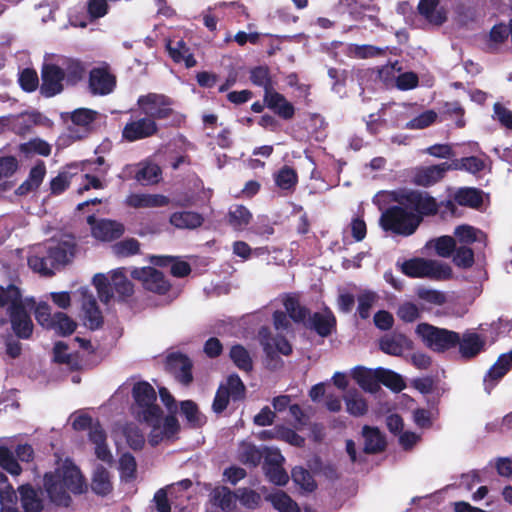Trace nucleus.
I'll return each instance as SVG.
<instances>
[{
	"instance_id": "603ef678",
	"label": "nucleus",
	"mask_w": 512,
	"mask_h": 512,
	"mask_svg": "<svg viewBox=\"0 0 512 512\" xmlns=\"http://www.w3.org/2000/svg\"><path fill=\"white\" fill-rule=\"evenodd\" d=\"M181 412L191 426H201L205 423V417L199 412L197 405L190 400L181 403Z\"/></svg>"
},
{
	"instance_id": "338daca9",
	"label": "nucleus",
	"mask_w": 512,
	"mask_h": 512,
	"mask_svg": "<svg viewBox=\"0 0 512 512\" xmlns=\"http://www.w3.org/2000/svg\"><path fill=\"white\" fill-rule=\"evenodd\" d=\"M263 469L270 482L279 486H284L288 483L289 476L282 465L263 466Z\"/></svg>"
},
{
	"instance_id": "c03bdc74",
	"label": "nucleus",
	"mask_w": 512,
	"mask_h": 512,
	"mask_svg": "<svg viewBox=\"0 0 512 512\" xmlns=\"http://www.w3.org/2000/svg\"><path fill=\"white\" fill-rule=\"evenodd\" d=\"M119 470L122 480L125 482L134 481L137 474L135 458L129 453H124L119 459Z\"/></svg>"
},
{
	"instance_id": "5fc2aeb1",
	"label": "nucleus",
	"mask_w": 512,
	"mask_h": 512,
	"mask_svg": "<svg viewBox=\"0 0 512 512\" xmlns=\"http://www.w3.org/2000/svg\"><path fill=\"white\" fill-rule=\"evenodd\" d=\"M430 244L439 256L448 258L456 247V240L452 236H441L431 240Z\"/></svg>"
},
{
	"instance_id": "69168bd1",
	"label": "nucleus",
	"mask_w": 512,
	"mask_h": 512,
	"mask_svg": "<svg viewBox=\"0 0 512 512\" xmlns=\"http://www.w3.org/2000/svg\"><path fill=\"white\" fill-rule=\"evenodd\" d=\"M275 181L281 189L288 190L296 185L297 174L292 168L283 167L276 175Z\"/></svg>"
},
{
	"instance_id": "f03ea898",
	"label": "nucleus",
	"mask_w": 512,
	"mask_h": 512,
	"mask_svg": "<svg viewBox=\"0 0 512 512\" xmlns=\"http://www.w3.org/2000/svg\"><path fill=\"white\" fill-rule=\"evenodd\" d=\"M44 487L54 504L68 506L71 501L70 494L84 492L86 484L78 467L67 459L54 472L45 474Z\"/></svg>"
},
{
	"instance_id": "6ab92c4d",
	"label": "nucleus",
	"mask_w": 512,
	"mask_h": 512,
	"mask_svg": "<svg viewBox=\"0 0 512 512\" xmlns=\"http://www.w3.org/2000/svg\"><path fill=\"white\" fill-rule=\"evenodd\" d=\"M448 170H451L448 163L418 168L414 174V182L420 186L433 185L440 181Z\"/></svg>"
},
{
	"instance_id": "79ce46f5",
	"label": "nucleus",
	"mask_w": 512,
	"mask_h": 512,
	"mask_svg": "<svg viewBox=\"0 0 512 512\" xmlns=\"http://www.w3.org/2000/svg\"><path fill=\"white\" fill-rule=\"evenodd\" d=\"M230 358L233 363L242 371L252 370L253 361L249 351L242 345H234L230 349Z\"/></svg>"
},
{
	"instance_id": "6e6d98bb",
	"label": "nucleus",
	"mask_w": 512,
	"mask_h": 512,
	"mask_svg": "<svg viewBox=\"0 0 512 512\" xmlns=\"http://www.w3.org/2000/svg\"><path fill=\"white\" fill-rule=\"evenodd\" d=\"M292 479L296 485L303 490L311 492L315 489V481L309 471L302 467H296L292 470Z\"/></svg>"
},
{
	"instance_id": "680f3d73",
	"label": "nucleus",
	"mask_w": 512,
	"mask_h": 512,
	"mask_svg": "<svg viewBox=\"0 0 512 512\" xmlns=\"http://www.w3.org/2000/svg\"><path fill=\"white\" fill-rule=\"evenodd\" d=\"M0 466L14 476L21 473V467L14 459L12 453L3 446H0Z\"/></svg>"
},
{
	"instance_id": "b1692460",
	"label": "nucleus",
	"mask_w": 512,
	"mask_h": 512,
	"mask_svg": "<svg viewBox=\"0 0 512 512\" xmlns=\"http://www.w3.org/2000/svg\"><path fill=\"white\" fill-rule=\"evenodd\" d=\"M485 338L480 335L467 332L463 334L462 338L459 337V351L462 357L472 358L480 353L485 346Z\"/></svg>"
},
{
	"instance_id": "37998d69",
	"label": "nucleus",
	"mask_w": 512,
	"mask_h": 512,
	"mask_svg": "<svg viewBox=\"0 0 512 512\" xmlns=\"http://www.w3.org/2000/svg\"><path fill=\"white\" fill-rule=\"evenodd\" d=\"M379 384L382 383L386 387L390 388L395 392H400L405 388V382L401 375L396 372L385 369L382 367L378 368Z\"/></svg>"
},
{
	"instance_id": "5701e85b",
	"label": "nucleus",
	"mask_w": 512,
	"mask_h": 512,
	"mask_svg": "<svg viewBox=\"0 0 512 512\" xmlns=\"http://www.w3.org/2000/svg\"><path fill=\"white\" fill-rule=\"evenodd\" d=\"M125 202L133 208H154L168 205L169 199L161 194L133 193L127 196Z\"/></svg>"
},
{
	"instance_id": "c756f323",
	"label": "nucleus",
	"mask_w": 512,
	"mask_h": 512,
	"mask_svg": "<svg viewBox=\"0 0 512 512\" xmlns=\"http://www.w3.org/2000/svg\"><path fill=\"white\" fill-rule=\"evenodd\" d=\"M57 64L60 65L67 83L75 84L82 79L85 69L78 60L62 57L57 60Z\"/></svg>"
},
{
	"instance_id": "473e14b6",
	"label": "nucleus",
	"mask_w": 512,
	"mask_h": 512,
	"mask_svg": "<svg viewBox=\"0 0 512 512\" xmlns=\"http://www.w3.org/2000/svg\"><path fill=\"white\" fill-rule=\"evenodd\" d=\"M264 100L268 107L277 111L279 115L288 119L293 116L294 109L290 103L279 93L270 90L264 95Z\"/></svg>"
},
{
	"instance_id": "72a5a7b5",
	"label": "nucleus",
	"mask_w": 512,
	"mask_h": 512,
	"mask_svg": "<svg viewBox=\"0 0 512 512\" xmlns=\"http://www.w3.org/2000/svg\"><path fill=\"white\" fill-rule=\"evenodd\" d=\"M278 512H300L298 504L284 491L277 490L266 497Z\"/></svg>"
},
{
	"instance_id": "dca6fc26",
	"label": "nucleus",
	"mask_w": 512,
	"mask_h": 512,
	"mask_svg": "<svg viewBox=\"0 0 512 512\" xmlns=\"http://www.w3.org/2000/svg\"><path fill=\"white\" fill-rule=\"evenodd\" d=\"M115 84V77L106 68H94L91 70L89 87L93 94H109L113 91Z\"/></svg>"
},
{
	"instance_id": "a18cd8bd",
	"label": "nucleus",
	"mask_w": 512,
	"mask_h": 512,
	"mask_svg": "<svg viewBox=\"0 0 512 512\" xmlns=\"http://www.w3.org/2000/svg\"><path fill=\"white\" fill-rule=\"evenodd\" d=\"M384 49L373 45L350 44L347 47V54L358 59L372 58L384 53Z\"/></svg>"
},
{
	"instance_id": "7ed1b4c3",
	"label": "nucleus",
	"mask_w": 512,
	"mask_h": 512,
	"mask_svg": "<svg viewBox=\"0 0 512 512\" xmlns=\"http://www.w3.org/2000/svg\"><path fill=\"white\" fill-rule=\"evenodd\" d=\"M420 222L421 217L409 209L405 200L400 206H393L383 212L379 220L384 230L403 236L412 235Z\"/></svg>"
},
{
	"instance_id": "8fccbe9b",
	"label": "nucleus",
	"mask_w": 512,
	"mask_h": 512,
	"mask_svg": "<svg viewBox=\"0 0 512 512\" xmlns=\"http://www.w3.org/2000/svg\"><path fill=\"white\" fill-rule=\"evenodd\" d=\"M29 267L42 275H51L53 273V269L55 268L54 264L51 263V259L49 258V254L47 257L39 255V253H35L28 258Z\"/></svg>"
},
{
	"instance_id": "a19ab883",
	"label": "nucleus",
	"mask_w": 512,
	"mask_h": 512,
	"mask_svg": "<svg viewBox=\"0 0 512 512\" xmlns=\"http://www.w3.org/2000/svg\"><path fill=\"white\" fill-rule=\"evenodd\" d=\"M252 214L242 205H236L230 208L228 213V222L236 230H243L251 221Z\"/></svg>"
},
{
	"instance_id": "20e7f679",
	"label": "nucleus",
	"mask_w": 512,
	"mask_h": 512,
	"mask_svg": "<svg viewBox=\"0 0 512 512\" xmlns=\"http://www.w3.org/2000/svg\"><path fill=\"white\" fill-rule=\"evenodd\" d=\"M402 272L414 278L448 279L452 275L451 267L438 260L414 258L402 264Z\"/></svg>"
},
{
	"instance_id": "cd10ccee",
	"label": "nucleus",
	"mask_w": 512,
	"mask_h": 512,
	"mask_svg": "<svg viewBox=\"0 0 512 512\" xmlns=\"http://www.w3.org/2000/svg\"><path fill=\"white\" fill-rule=\"evenodd\" d=\"M336 320L331 311L325 310L320 313H315L308 319V326L313 328L320 336H328L334 326Z\"/></svg>"
},
{
	"instance_id": "6e6552de",
	"label": "nucleus",
	"mask_w": 512,
	"mask_h": 512,
	"mask_svg": "<svg viewBox=\"0 0 512 512\" xmlns=\"http://www.w3.org/2000/svg\"><path fill=\"white\" fill-rule=\"evenodd\" d=\"M130 275L152 293L165 295L171 290V284L164 274L153 267L133 268Z\"/></svg>"
},
{
	"instance_id": "a211bd4d",
	"label": "nucleus",
	"mask_w": 512,
	"mask_h": 512,
	"mask_svg": "<svg viewBox=\"0 0 512 512\" xmlns=\"http://www.w3.org/2000/svg\"><path fill=\"white\" fill-rule=\"evenodd\" d=\"M89 439L94 444L96 457L106 464L113 463V455L106 443V433L99 423H95L89 430Z\"/></svg>"
},
{
	"instance_id": "3c124183",
	"label": "nucleus",
	"mask_w": 512,
	"mask_h": 512,
	"mask_svg": "<svg viewBox=\"0 0 512 512\" xmlns=\"http://www.w3.org/2000/svg\"><path fill=\"white\" fill-rule=\"evenodd\" d=\"M451 170H465L469 173L475 174L484 168V162L474 156L461 158L453 161L450 164Z\"/></svg>"
},
{
	"instance_id": "f3484780",
	"label": "nucleus",
	"mask_w": 512,
	"mask_h": 512,
	"mask_svg": "<svg viewBox=\"0 0 512 512\" xmlns=\"http://www.w3.org/2000/svg\"><path fill=\"white\" fill-rule=\"evenodd\" d=\"M81 294L84 324L92 330L98 329L102 325L103 317L96 300L92 294L88 293L87 289H82Z\"/></svg>"
},
{
	"instance_id": "864d4df0",
	"label": "nucleus",
	"mask_w": 512,
	"mask_h": 512,
	"mask_svg": "<svg viewBox=\"0 0 512 512\" xmlns=\"http://www.w3.org/2000/svg\"><path fill=\"white\" fill-rule=\"evenodd\" d=\"M239 456L243 463L257 466L263 458V451L255 445L244 442L240 447Z\"/></svg>"
},
{
	"instance_id": "9d476101",
	"label": "nucleus",
	"mask_w": 512,
	"mask_h": 512,
	"mask_svg": "<svg viewBox=\"0 0 512 512\" xmlns=\"http://www.w3.org/2000/svg\"><path fill=\"white\" fill-rule=\"evenodd\" d=\"M47 253L55 267L68 263L75 253L74 238L71 235H64L60 240L50 241L47 246Z\"/></svg>"
},
{
	"instance_id": "49530a36",
	"label": "nucleus",
	"mask_w": 512,
	"mask_h": 512,
	"mask_svg": "<svg viewBox=\"0 0 512 512\" xmlns=\"http://www.w3.org/2000/svg\"><path fill=\"white\" fill-rule=\"evenodd\" d=\"M76 323L68 317L65 313L57 312L54 314L53 325L50 329L54 330L59 335H69L74 332Z\"/></svg>"
},
{
	"instance_id": "aec40b11",
	"label": "nucleus",
	"mask_w": 512,
	"mask_h": 512,
	"mask_svg": "<svg viewBox=\"0 0 512 512\" xmlns=\"http://www.w3.org/2000/svg\"><path fill=\"white\" fill-rule=\"evenodd\" d=\"M45 175L46 166L44 162L40 161L30 169L27 178L16 188L15 195L25 196L36 191L42 184Z\"/></svg>"
},
{
	"instance_id": "9b49d317",
	"label": "nucleus",
	"mask_w": 512,
	"mask_h": 512,
	"mask_svg": "<svg viewBox=\"0 0 512 512\" xmlns=\"http://www.w3.org/2000/svg\"><path fill=\"white\" fill-rule=\"evenodd\" d=\"M87 222L91 227L92 236L100 241H112L124 233L123 225L113 220H97L94 216H89Z\"/></svg>"
},
{
	"instance_id": "ddd939ff",
	"label": "nucleus",
	"mask_w": 512,
	"mask_h": 512,
	"mask_svg": "<svg viewBox=\"0 0 512 512\" xmlns=\"http://www.w3.org/2000/svg\"><path fill=\"white\" fill-rule=\"evenodd\" d=\"M404 199L409 209L418 214L421 218L424 215H433L438 210L436 200L426 193L412 191L406 194Z\"/></svg>"
},
{
	"instance_id": "de8ad7c7",
	"label": "nucleus",
	"mask_w": 512,
	"mask_h": 512,
	"mask_svg": "<svg viewBox=\"0 0 512 512\" xmlns=\"http://www.w3.org/2000/svg\"><path fill=\"white\" fill-rule=\"evenodd\" d=\"M111 249L118 257H129L139 252L140 244L134 238H127L112 245Z\"/></svg>"
},
{
	"instance_id": "f704fd0d",
	"label": "nucleus",
	"mask_w": 512,
	"mask_h": 512,
	"mask_svg": "<svg viewBox=\"0 0 512 512\" xmlns=\"http://www.w3.org/2000/svg\"><path fill=\"white\" fill-rule=\"evenodd\" d=\"M364 450L367 453H377L385 448V439L377 428L363 427Z\"/></svg>"
},
{
	"instance_id": "412c9836",
	"label": "nucleus",
	"mask_w": 512,
	"mask_h": 512,
	"mask_svg": "<svg viewBox=\"0 0 512 512\" xmlns=\"http://www.w3.org/2000/svg\"><path fill=\"white\" fill-rule=\"evenodd\" d=\"M351 376L366 392L375 393L380 388L378 368L370 369L364 366H357L352 369Z\"/></svg>"
},
{
	"instance_id": "f257e3e1",
	"label": "nucleus",
	"mask_w": 512,
	"mask_h": 512,
	"mask_svg": "<svg viewBox=\"0 0 512 512\" xmlns=\"http://www.w3.org/2000/svg\"><path fill=\"white\" fill-rule=\"evenodd\" d=\"M132 396L135 402L134 414L140 421H144L152 428L149 436V442L152 445H157L163 439L171 438L177 433L179 429L177 419L174 416L162 418V411L156 404L155 389L148 382L135 383Z\"/></svg>"
},
{
	"instance_id": "13d9d810",
	"label": "nucleus",
	"mask_w": 512,
	"mask_h": 512,
	"mask_svg": "<svg viewBox=\"0 0 512 512\" xmlns=\"http://www.w3.org/2000/svg\"><path fill=\"white\" fill-rule=\"evenodd\" d=\"M233 400L242 399L245 395V386L238 375H230L226 384L221 385Z\"/></svg>"
},
{
	"instance_id": "58836bf2",
	"label": "nucleus",
	"mask_w": 512,
	"mask_h": 512,
	"mask_svg": "<svg viewBox=\"0 0 512 512\" xmlns=\"http://www.w3.org/2000/svg\"><path fill=\"white\" fill-rule=\"evenodd\" d=\"M111 284L115 291L122 297L133 294V284L127 279L124 268H118L110 272Z\"/></svg>"
},
{
	"instance_id": "4c0bfd02",
	"label": "nucleus",
	"mask_w": 512,
	"mask_h": 512,
	"mask_svg": "<svg viewBox=\"0 0 512 512\" xmlns=\"http://www.w3.org/2000/svg\"><path fill=\"white\" fill-rule=\"evenodd\" d=\"M347 412L355 417L363 416L368 411L366 400L356 391L350 390L344 396Z\"/></svg>"
},
{
	"instance_id": "f8f14e48",
	"label": "nucleus",
	"mask_w": 512,
	"mask_h": 512,
	"mask_svg": "<svg viewBox=\"0 0 512 512\" xmlns=\"http://www.w3.org/2000/svg\"><path fill=\"white\" fill-rule=\"evenodd\" d=\"M157 124L147 117L128 122L122 131V136L129 142L148 138L157 132Z\"/></svg>"
},
{
	"instance_id": "1a4fd4ad",
	"label": "nucleus",
	"mask_w": 512,
	"mask_h": 512,
	"mask_svg": "<svg viewBox=\"0 0 512 512\" xmlns=\"http://www.w3.org/2000/svg\"><path fill=\"white\" fill-rule=\"evenodd\" d=\"M64 74L57 63H46L42 68L41 93L52 97L63 90Z\"/></svg>"
},
{
	"instance_id": "393cba45",
	"label": "nucleus",
	"mask_w": 512,
	"mask_h": 512,
	"mask_svg": "<svg viewBox=\"0 0 512 512\" xmlns=\"http://www.w3.org/2000/svg\"><path fill=\"white\" fill-rule=\"evenodd\" d=\"M126 170H135V179L143 185L155 184L161 178V169L151 162L139 163L136 166H128Z\"/></svg>"
},
{
	"instance_id": "e433bc0d",
	"label": "nucleus",
	"mask_w": 512,
	"mask_h": 512,
	"mask_svg": "<svg viewBox=\"0 0 512 512\" xmlns=\"http://www.w3.org/2000/svg\"><path fill=\"white\" fill-rule=\"evenodd\" d=\"M170 223L179 229H194L203 223V218L195 212H176L170 216Z\"/></svg>"
},
{
	"instance_id": "052dcab7",
	"label": "nucleus",
	"mask_w": 512,
	"mask_h": 512,
	"mask_svg": "<svg viewBox=\"0 0 512 512\" xmlns=\"http://www.w3.org/2000/svg\"><path fill=\"white\" fill-rule=\"evenodd\" d=\"M20 151L26 154L36 153L42 156H48L51 153V146L41 139H32L26 143H22L20 145Z\"/></svg>"
},
{
	"instance_id": "4be33fe9",
	"label": "nucleus",
	"mask_w": 512,
	"mask_h": 512,
	"mask_svg": "<svg viewBox=\"0 0 512 512\" xmlns=\"http://www.w3.org/2000/svg\"><path fill=\"white\" fill-rule=\"evenodd\" d=\"M379 347L386 354L400 356L405 350L412 348V342L401 333H393L382 337Z\"/></svg>"
},
{
	"instance_id": "39448f33",
	"label": "nucleus",
	"mask_w": 512,
	"mask_h": 512,
	"mask_svg": "<svg viewBox=\"0 0 512 512\" xmlns=\"http://www.w3.org/2000/svg\"><path fill=\"white\" fill-rule=\"evenodd\" d=\"M415 333L426 347L436 352L448 350L459 342L458 333L428 323L418 324Z\"/></svg>"
},
{
	"instance_id": "c85d7f7f",
	"label": "nucleus",
	"mask_w": 512,
	"mask_h": 512,
	"mask_svg": "<svg viewBox=\"0 0 512 512\" xmlns=\"http://www.w3.org/2000/svg\"><path fill=\"white\" fill-rule=\"evenodd\" d=\"M92 490L101 496L108 495L113 490L112 477L110 472L103 466H97L93 472Z\"/></svg>"
},
{
	"instance_id": "423d86ee",
	"label": "nucleus",
	"mask_w": 512,
	"mask_h": 512,
	"mask_svg": "<svg viewBox=\"0 0 512 512\" xmlns=\"http://www.w3.org/2000/svg\"><path fill=\"white\" fill-rule=\"evenodd\" d=\"M33 304L32 300L22 299L20 290L17 288V297L9 299L8 314L13 331L19 338L28 339L33 332V323L26 309Z\"/></svg>"
},
{
	"instance_id": "4468645a",
	"label": "nucleus",
	"mask_w": 512,
	"mask_h": 512,
	"mask_svg": "<svg viewBox=\"0 0 512 512\" xmlns=\"http://www.w3.org/2000/svg\"><path fill=\"white\" fill-rule=\"evenodd\" d=\"M98 113L87 108H79L71 114L72 125L69 127L72 137L82 138L92 123L97 119Z\"/></svg>"
},
{
	"instance_id": "bf43d9fd",
	"label": "nucleus",
	"mask_w": 512,
	"mask_h": 512,
	"mask_svg": "<svg viewBox=\"0 0 512 512\" xmlns=\"http://www.w3.org/2000/svg\"><path fill=\"white\" fill-rule=\"evenodd\" d=\"M284 306L292 320L295 322H305L307 318V310L302 307L295 298L287 297L284 300Z\"/></svg>"
},
{
	"instance_id": "774afa93",
	"label": "nucleus",
	"mask_w": 512,
	"mask_h": 512,
	"mask_svg": "<svg viewBox=\"0 0 512 512\" xmlns=\"http://www.w3.org/2000/svg\"><path fill=\"white\" fill-rule=\"evenodd\" d=\"M378 296L374 292H363L358 297V312L361 318L366 319L370 310L377 301Z\"/></svg>"
},
{
	"instance_id": "c9c22d12",
	"label": "nucleus",
	"mask_w": 512,
	"mask_h": 512,
	"mask_svg": "<svg viewBox=\"0 0 512 512\" xmlns=\"http://www.w3.org/2000/svg\"><path fill=\"white\" fill-rule=\"evenodd\" d=\"M22 507L25 512H39L43 508L42 499L38 492L29 485L19 487Z\"/></svg>"
},
{
	"instance_id": "09e8293b",
	"label": "nucleus",
	"mask_w": 512,
	"mask_h": 512,
	"mask_svg": "<svg viewBox=\"0 0 512 512\" xmlns=\"http://www.w3.org/2000/svg\"><path fill=\"white\" fill-rule=\"evenodd\" d=\"M92 283L97 290L100 300L108 303L113 296L109 277L103 273H97L94 275Z\"/></svg>"
},
{
	"instance_id": "a878e982",
	"label": "nucleus",
	"mask_w": 512,
	"mask_h": 512,
	"mask_svg": "<svg viewBox=\"0 0 512 512\" xmlns=\"http://www.w3.org/2000/svg\"><path fill=\"white\" fill-rule=\"evenodd\" d=\"M261 344L267 356L272 357L277 352L289 355L292 351L289 342L282 336L271 337L267 335L266 329L260 331Z\"/></svg>"
},
{
	"instance_id": "0e129e2a",
	"label": "nucleus",
	"mask_w": 512,
	"mask_h": 512,
	"mask_svg": "<svg viewBox=\"0 0 512 512\" xmlns=\"http://www.w3.org/2000/svg\"><path fill=\"white\" fill-rule=\"evenodd\" d=\"M437 119V113L428 110L423 112L422 114L414 117L409 122L406 123L407 129H424L431 124H433Z\"/></svg>"
},
{
	"instance_id": "bb28decb",
	"label": "nucleus",
	"mask_w": 512,
	"mask_h": 512,
	"mask_svg": "<svg viewBox=\"0 0 512 512\" xmlns=\"http://www.w3.org/2000/svg\"><path fill=\"white\" fill-rule=\"evenodd\" d=\"M167 50L174 62H183L187 68L194 67L197 63L183 40L168 41Z\"/></svg>"
},
{
	"instance_id": "ea45409f",
	"label": "nucleus",
	"mask_w": 512,
	"mask_h": 512,
	"mask_svg": "<svg viewBox=\"0 0 512 512\" xmlns=\"http://www.w3.org/2000/svg\"><path fill=\"white\" fill-rule=\"evenodd\" d=\"M482 195L475 188H460L454 194V201L461 206L478 208L482 203Z\"/></svg>"
},
{
	"instance_id": "e2e57ef3",
	"label": "nucleus",
	"mask_w": 512,
	"mask_h": 512,
	"mask_svg": "<svg viewBox=\"0 0 512 512\" xmlns=\"http://www.w3.org/2000/svg\"><path fill=\"white\" fill-rule=\"evenodd\" d=\"M234 496L225 487H218L212 492V501L214 505L219 506L222 510H229L232 507Z\"/></svg>"
},
{
	"instance_id": "7c9ffc66",
	"label": "nucleus",
	"mask_w": 512,
	"mask_h": 512,
	"mask_svg": "<svg viewBox=\"0 0 512 512\" xmlns=\"http://www.w3.org/2000/svg\"><path fill=\"white\" fill-rule=\"evenodd\" d=\"M418 9L420 14L432 24L440 25L446 20L445 11L438 8V0H421Z\"/></svg>"
},
{
	"instance_id": "4d7b16f0",
	"label": "nucleus",
	"mask_w": 512,
	"mask_h": 512,
	"mask_svg": "<svg viewBox=\"0 0 512 512\" xmlns=\"http://www.w3.org/2000/svg\"><path fill=\"white\" fill-rule=\"evenodd\" d=\"M454 251L453 262L456 266L466 269L474 264V252L470 247L460 245Z\"/></svg>"
},
{
	"instance_id": "2eb2a0df",
	"label": "nucleus",
	"mask_w": 512,
	"mask_h": 512,
	"mask_svg": "<svg viewBox=\"0 0 512 512\" xmlns=\"http://www.w3.org/2000/svg\"><path fill=\"white\" fill-rule=\"evenodd\" d=\"M167 369L174 377L184 385H188L193 377L191 373V361L182 354L173 353L167 357Z\"/></svg>"
},
{
	"instance_id": "0eeeda50",
	"label": "nucleus",
	"mask_w": 512,
	"mask_h": 512,
	"mask_svg": "<svg viewBox=\"0 0 512 512\" xmlns=\"http://www.w3.org/2000/svg\"><path fill=\"white\" fill-rule=\"evenodd\" d=\"M140 112L149 119H165L172 115V101L163 94L148 93L137 100Z\"/></svg>"
},
{
	"instance_id": "2f4dec72",
	"label": "nucleus",
	"mask_w": 512,
	"mask_h": 512,
	"mask_svg": "<svg viewBox=\"0 0 512 512\" xmlns=\"http://www.w3.org/2000/svg\"><path fill=\"white\" fill-rule=\"evenodd\" d=\"M454 239L456 244L468 246L474 242H484L485 235L479 229L470 225H459L454 230Z\"/></svg>"
}]
</instances>
